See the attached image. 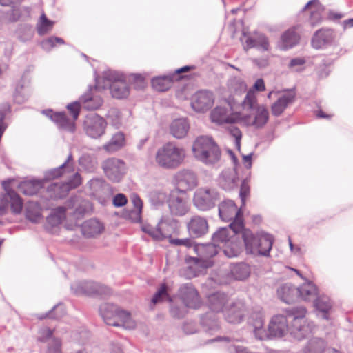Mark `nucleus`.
Listing matches in <instances>:
<instances>
[{
  "mask_svg": "<svg viewBox=\"0 0 353 353\" xmlns=\"http://www.w3.org/2000/svg\"><path fill=\"white\" fill-rule=\"evenodd\" d=\"M239 233L243 241L246 254L253 256H269L274 241L271 234L264 232L254 234L244 227Z\"/></svg>",
  "mask_w": 353,
  "mask_h": 353,
  "instance_id": "nucleus-1",
  "label": "nucleus"
},
{
  "mask_svg": "<svg viewBox=\"0 0 353 353\" xmlns=\"http://www.w3.org/2000/svg\"><path fill=\"white\" fill-rule=\"evenodd\" d=\"M243 110L252 111L251 114L241 115V119L247 126H252L256 129L262 128L268 121L269 111L264 105H259L255 93L249 90L243 102Z\"/></svg>",
  "mask_w": 353,
  "mask_h": 353,
  "instance_id": "nucleus-2",
  "label": "nucleus"
},
{
  "mask_svg": "<svg viewBox=\"0 0 353 353\" xmlns=\"http://www.w3.org/2000/svg\"><path fill=\"white\" fill-rule=\"evenodd\" d=\"M194 157L206 165L216 164L221 159V151L211 137L200 136L193 143Z\"/></svg>",
  "mask_w": 353,
  "mask_h": 353,
  "instance_id": "nucleus-3",
  "label": "nucleus"
},
{
  "mask_svg": "<svg viewBox=\"0 0 353 353\" xmlns=\"http://www.w3.org/2000/svg\"><path fill=\"white\" fill-rule=\"evenodd\" d=\"M185 157L183 148L168 142L159 148L155 155L157 164L163 168L175 169L183 161Z\"/></svg>",
  "mask_w": 353,
  "mask_h": 353,
  "instance_id": "nucleus-4",
  "label": "nucleus"
},
{
  "mask_svg": "<svg viewBox=\"0 0 353 353\" xmlns=\"http://www.w3.org/2000/svg\"><path fill=\"white\" fill-rule=\"evenodd\" d=\"M285 312L286 317L293 318L290 334L294 338L301 340L312 332L314 325L309 323L306 324L305 317L307 311L304 307H294L285 310Z\"/></svg>",
  "mask_w": 353,
  "mask_h": 353,
  "instance_id": "nucleus-5",
  "label": "nucleus"
},
{
  "mask_svg": "<svg viewBox=\"0 0 353 353\" xmlns=\"http://www.w3.org/2000/svg\"><path fill=\"white\" fill-rule=\"evenodd\" d=\"M219 215L223 221H231L229 227L234 234H238L239 232L243 229L244 224L243 213L234 201L230 199L223 201L219 205Z\"/></svg>",
  "mask_w": 353,
  "mask_h": 353,
  "instance_id": "nucleus-6",
  "label": "nucleus"
},
{
  "mask_svg": "<svg viewBox=\"0 0 353 353\" xmlns=\"http://www.w3.org/2000/svg\"><path fill=\"white\" fill-rule=\"evenodd\" d=\"M220 199V194L215 188H199L194 192L193 203L199 210L207 211L214 208Z\"/></svg>",
  "mask_w": 353,
  "mask_h": 353,
  "instance_id": "nucleus-7",
  "label": "nucleus"
},
{
  "mask_svg": "<svg viewBox=\"0 0 353 353\" xmlns=\"http://www.w3.org/2000/svg\"><path fill=\"white\" fill-rule=\"evenodd\" d=\"M107 122L104 118L96 113L88 114L83 121V128L85 134L92 139H99L105 132Z\"/></svg>",
  "mask_w": 353,
  "mask_h": 353,
  "instance_id": "nucleus-8",
  "label": "nucleus"
},
{
  "mask_svg": "<svg viewBox=\"0 0 353 353\" xmlns=\"http://www.w3.org/2000/svg\"><path fill=\"white\" fill-rule=\"evenodd\" d=\"M72 292L77 296L81 295H108L110 289L103 285L94 281H77L71 285Z\"/></svg>",
  "mask_w": 353,
  "mask_h": 353,
  "instance_id": "nucleus-9",
  "label": "nucleus"
},
{
  "mask_svg": "<svg viewBox=\"0 0 353 353\" xmlns=\"http://www.w3.org/2000/svg\"><path fill=\"white\" fill-rule=\"evenodd\" d=\"M105 176L112 182L121 181L126 172L125 163L117 158H109L102 165Z\"/></svg>",
  "mask_w": 353,
  "mask_h": 353,
  "instance_id": "nucleus-10",
  "label": "nucleus"
},
{
  "mask_svg": "<svg viewBox=\"0 0 353 353\" xmlns=\"http://www.w3.org/2000/svg\"><path fill=\"white\" fill-rule=\"evenodd\" d=\"M97 88H101L99 80H96L94 87L90 86L89 90L83 94L80 97V103L81 108L86 110H95L99 109L103 103V100L101 96L97 94Z\"/></svg>",
  "mask_w": 353,
  "mask_h": 353,
  "instance_id": "nucleus-11",
  "label": "nucleus"
},
{
  "mask_svg": "<svg viewBox=\"0 0 353 353\" xmlns=\"http://www.w3.org/2000/svg\"><path fill=\"white\" fill-rule=\"evenodd\" d=\"M211 119L218 124L235 123L241 119V114L232 112L230 107L219 106L212 111Z\"/></svg>",
  "mask_w": 353,
  "mask_h": 353,
  "instance_id": "nucleus-12",
  "label": "nucleus"
},
{
  "mask_svg": "<svg viewBox=\"0 0 353 353\" xmlns=\"http://www.w3.org/2000/svg\"><path fill=\"white\" fill-rule=\"evenodd\" d=\"M291 326L288 325L286 316L276 314L272 316L268 325V334L270 337H283L288 332Z\"/></svg>",
  "mask_w": 353,
  "mask_h": 353,
  "instance_id": "nucleus-13",
  "label": "nucleus"
},
{
  "mask_svg": "<svg viewBox=\"0 0 353 353\" xmlns=\"http://www.w3.org/2000/svg\"><path fill=\"white\" fill-rule=\"evenodd\" d=\"M213 103V93L208 90L198 91L192 97L191 106L194 110L198 112L208 110Z\"/></svg>",
  "mask_w": 353,
  "mask_h": 353,
  "instance_id": "nucleus-14",
  "label": "nucleus"
},
{
  "mask_svg": "<svg viewBox=\"0 0 353 353\" xmlns=\"http://www.w3.org/2000/svg\"><path fill=\"white\" fill-rule=\"evenodd\" d=\"M241 40L245 50L255 48L261 51H268L269 49V42L268 38L261 33H254L252 34L243 32V37Z\"/></svg>",
  "mask_w": 353,
  "mask_h": 353,
  "instance_id": "nucleus-15",
  "label": "nucleus"
},
{
  "mask_svg": "<svg viewBox=\"0 0 353 353\" xmlns=\"http://www.w3.org/2000/svg\"><path fill=\"white\" fill-rule=\"evenodd\" d=\"M336 39V33L331 28H321L316 30L311 41L312 46L315 49H321L332 45Z\"/></svg>",
  "mask_w": 353,
  "mask_h": 353,
  "instance_id": "nucleus-16",
  "label": "nucleus"
},
{
  "mask_svg": "<svg viewBox=\"0 0 353 353\" xmlns=\"http://www.w3.org/2000/svg\"><path fill=\"white\" fill-rule=\"evenodd\" d=\"M296 92L294 89L285 92L278 99L272 104L271 112L273 116L279 117L285 111L288 105L294 103Z\"/></svg>",
  "mask_w": 353,
  "mask_h": 353,
  "instance_id": "nucleus-17",
  "label": "nucleus"
},
{
  "mask_svg": "<svg viewBox=\"0 0 353 353\" xmlns=\"http://www.w3.org/2000/svg\"><path fill=\"white\" fill-rule=\"evenodd\" d=\"M181 298L186 307L198 308L201 305V300L196 290L191 284H185L179 289Z\"/></svg>",
  "mask_w": 353,
  "mask_h": 353,
  "instance_id": "nucleus-18",
  "label": "nucleus"
},
{
  "mask_svg": "<svg viewBox=\"0 0 353 353\" xmlns=\"http://www.w3.org/2000/svg\"><path fill=\"white\" fill-rule=\"evenodd\" d=\"M43 113L54 121L62 130L73 132L75 130V121L68 119L65 112H53L51 110H46Z\"/></svg>",
  "mask_w": 353,
  "mask_h": 353,
  "instance_id": "nucleus-19",
  "label": "nucleus"
},
{
  "mask_svg": "<svg viewBox=\"0 0 353 353\" xmlns=\"http://www.w3.org/2000/svg\"><path fill=\"white\" fill-rule=\"evenodd\" d=\"M199 258H192V260L196 264L198 263L199 259L205 261V267H210L212 265V261H209L210 259L214 257L219 253V247L212 242L207 244H203L196 248Z\"/></svg>",
  "mask_w": 353,
  "mask_h": 353,
  "instance_id": "nucleus-20",
  "label": "nucleus"
},
{
  "mask_svg": "<svg viewBox=\"0 0 353 353\" xmlns=\"http://www.w3.org/2000/svg\"><path fill=\"white\" fill-rule=\"evenodd\" d=\"M65 208H74L73 216L75 219H79L90 209V203L87 200L82 199L78 195H74L67 200Z\"/></svg>",
  "mask_w": 353,
  "mask_h": 353,
  "instance_id": "nucleus-21",
  "label": "nucleus"
},
{
  "mask_svg": "<svg viewBox=\"0 0 353 353\" xmlns=\"http://www.w3.org/2000/svg\"><path fill=\"white\" fill-rule=\"evenodd\" d=\"M168 203L171 214L174 216H183L188 211L185 196H180L177 192H173L170 195Z\"/></svg>",
  "mask_w": 353,
  "mask_h": 353,
  "instance_id": "nucleus-22",
  "label": "nucleus"
},
{
  "mask_svg": "<svg viewBox=\"0 0 353 353\" xmlns=\"http://www.w3.org/2000/svg\"><path fill=\"white\" fill-rule=\"evenodd\" d=\"M278 298L287 304H290L299 299V290L290 283L281 284L276 290Z\"/></svg>",
  "mask_w": 353,
  "mask_h": 353,
  "instance_id": "nucleus-23",
  "label": "nucleus"
},
{
  "mask_svg": "<svg viewBox=\"0 0 353 353\" xmlns=\"http://www.w3.org/2000/svg\"><path fill=\"white\" fill-rule=\"evenodd\" d=\"M188 230L190 236L201 237L208 231V223L204 217L200 216H193L188 223Z\"/></svg>",
  "mask_w": 353,
  "mask_h": 353,
  "instance_id": "nucleus-24",
  "label": "nucleus"
},
{
  "mask_svg": "<svg viewBox=\"0 0 353 353\" xmlns=\"http://www.w3.org/2000/svg\"><path fill=\"white\" fill-rule=\"evenodd\" d=\"M218 181L222 189L231 191L238 185V174L234 170L225 169L219 175Z\"/></svg>",
  "mask_w": 353,
  "mask_h": 353,
  "instance_id": "nucleus-25",
  "label": "nucleus"
},
{
  "mask_svg": "<svg viewBox=\"0 0 353 353\" xmlns=\"http://www.w3.org/2000/svg\"><path fill=\"white\" fill-rule=\"evenodd\" d=\"M309 8L311 9L309 23L311 26L314 27L322 22V12L324 8L319 0H311L303 7V11Z\"/></svg>",
  "mask_w": 353,
  "mask_h": 353,
  "instance_id": "nucleus-26",
  "label": "nucleus"
},
{
  "mask_svg": "<svg viewBox=\"0 0 353 353\" xmlns=\"http://www.w3.org/2000/svg\"><path fill=\"white\" fill-rule=\"evenodd\" d=\"M229 301V296L223 292H215L208 296V303L210 309L214 312L223 311Z\"/></svg>",
  "mask_w": 353,
  "mask_h": 353,
  "instance_id": "nucleus-27",
  "label": "nucleus"
},
{
  "mask_svg": "<svg viewBox=\"0 0 353 353\" xmlns=\"http://www.w3.org/2000/svg\"><path fill=\"white\" fill-rule=\"evenodd\" d=\"M179 185L186 190H192L198 184L196 174L192 170H183L176 175Z\"/></svg>",
  "mask_w": 353,
  "mask_h": 353,
  "instance_id": "nucleus-28",
  "label": "nucleus"
},
{
  "mask_svg": "<svg viewBox=\"0 0 353 353\" xmlns=\"http://www.w3.org/2000/svg\"><path fill=\"white\" fill-rule=\"evenodd\" d=\"M74 161L71 153L67 157V159L63 163L57 168L51 169L46 172V178L47 179H52L61 176L65 172H73L74 170Z\"/></svg>",
  "mask_w": 353,
  "mask_h": 353,
  "instance_id": "nucleus-29",
  "label": "nucleus"
},
{
  "mask_svg": "<svg viewBox=\"0 0 353 353\" xmlns=\"http://www.w3.org/2000/svg\"><path fill=\"white\" fill-rule=\"evenodd\" d=\"M10 181H3L2 186L6 192V196L10 199L12 212L14 214L21 213L23 208V202L19 194L9 187Z\"/></svg>",
  "mask_w": 353,
  "mask_h": 353,
  "instance_id": "nucleus-30",
  "label": "nucleus"
},
{
  "mask_svg": "<svg viewBox=\"0 0 353 353\" xmlns=\"http://www.w3.org/2000/svg\"><path fill=\"white\" fill-rule=\"evenodd\" d=\"M190 129V124L186 119L180 118L172 121L170 125V134L176 139L184 138Z\"/></svg>",
  "mask_w": 353,
  "mask_h": 353,
  "instance_id": "nucleus-31",
  "label": "nucleus"
},
{
  "mask_svg": "<svg viewBox=\"0 0 353 353\" xmlns=\"http://www.w3.org/2000/svg\"><path fill=\"white\" fill-rule=\"evenodd\" d=\"M118 306L110 303L102 304L99 307V313L103 318L104 322L112 326H118L116 319Z\"/></svg>",
  "mask_w": 353,
  "mask_h": 353,
  "instance_id": "nucleus-32",
  "label": "nucleus"
},
{
  "mask_svg": "<svg viewBox=\"0 0 353 353\" xmlns=\"http://www.w3.org/2000/svg\"><path fill=\"white\" fill-rule=\"evenodd\" d=\"M103 229V224L96 219L87 220L81 225L82 234L86 237H93L100 234Z\"/></svg>",
  "mask_w": 353,
  "mask_h": 353,
  "instance_id": "nucleus-33",
  "label": "nucleus"
},
{
  "mask_svg": "<svg viewBox=\"0 0 353 353\" xmlns=\"http://www.w3.org/2000/svg\"><path fill=\"white\" fill-rule=\"evenodd\" d=\"M325 340L321 338L314 337L308 341L303 349V353H328L330 350Z\"/></svg>",
  "mask_w": 353,
  "mask_h": 353,
  "instance_id": "nucleus-34",
  "label": "nucleus"
},
{
  "mask_svg": "<svg viewBox=\"0 0 353 353\" xmlns=\"http://www.w3.org/2000/svg\"><path fill=\"white\" fill-rule=\"evenodd\" d=\"M250 322L253 326L254 335L259 339H263L265 336L264 325V315L261 310L253 312L250 316Z\"/></svg>",
  "mask_w": 353,
  "mask_h": 353,
  "instance_id": "nucleus-35",
  "label": "nucleus"
},
{
  "mask_svg": "<svg viewBox=\"0 0 353 353\" xmlns=\"http://www.w3.org/2000/svg\"><path fill=\"white\" fill-rule=\"evenodd\" d=\"M131 200L134 207V210H130L125 214V217L134 223H139L141 220V212L143 202L137 194H133Z\"/></svg>",
  "mask_w": 353,
  "mask_h": 353,
  "instance_id": "nucleus-36",
  "label": "nucleus"
},
{
  "mask_svg": "<svg viewBox=\"0 0 353 353\" xmlns=\"http://www.w3.org/2000/svg\"><path fill=\"white\" fill-rule=\"evenodd\" d=\"M42 187L43 182L41 180L33 179L21 182L18 188L19 190L23 194L32 196L36 194Z\"/></svg>",
  "mask_w": 353,
  "mask_h": 353,
  "instance_id": "nucleus-37",
  "label": "nucleus"
},
{
  "mask_svg": "<svg viewBox=\"0 0 353 353\" xmlns=\"http://www.w3.org/2000/svg\"><path fill=\"white\" fill-rule=\"evenodd\" d=\"M243 306L240 303H233L225 314V319L230 323H239L243 316Z\"/></svg>",
  "mask_w": 353,
  "mask_h": 353,
  "instance_id": "nucleus-38",
  "label": "nucleus"
},
{
  "mask_svg": "<svg viewBox=\"0 0 353 353\" xmlns=\"http://www.w3.org/2000/svg\"><path fill=\"white\" fill-rule=\"evenodd\" d=\"M300 37L294 28L285 31L281 38V48L286 50L295 46L299 41Z\"/></svg>",
  "mask_w": 353,
  "mask_h": 353,
  "instance_id": "nucleus-39",
  "label": "nucleus"
},
{
  "mask_svg": "<svg viewBox=\"0 0 353 353\" xmlns=\"http://www.w3.org/2000/svg\"><path fill=\"white\" fill-rule=\"evenodd\" d=\"M112 97L116 99H123L128 96L130 90L125 81H119L113 83H108Z\"/></svg>",
  "mask_w": 353,
  "mask_h": 353,
  "instance_id": "nucleus-40",
  "label": "nucleus"
},
{
  "mask_svg": "<svg viewBox=\"0 0 353 353\" xmlns=\"http://www.w3.org/2000/svg\"><path fill=\"white\" fill-rule=\"evenodd\" d=\"M125 145L124 134L119 132L114 134L111 139L105 145L103 148L108 152H114L121 149Z\"/></svg>",
  "mask_w": 353,
  "mask_h": 353,
  "instance_id": "nucleus-41",
  "label": "nucleus"
},
{
  "mask_svg": "<svg viewBox=\"0 0 353 353\" xmlns=\"http://www.w3.org/2000/svg\"><path fill=\"white\" fill-rule=\"evenodd\" d=\"M299 290V298L301 297L305 301H311L317 294V288L312 282H307L297 288Z\"/></svg>",
  "mask_w": 353,
  "mask_h": 353,
  "instance_id": "nucleus-42",
  "label": "nucleus"
},
{
  "mask_svg": "<svg viewBox=\"0 0 353 353\" xmlns=\"http://www.w3.org/2000/svg\"><path fill=\"white\" fill-rule=\"evenodd\" d=\"M231 274L236 280L243 281L249 277L250 274V266L245 263L234 264L231 268Z\"/></svg>",
  "mask_w": 353,
  "mask_h": 353,
  "instance_id": "nucleus-43",
  "label": "nucleus"
},
{
  "mask_svg": "<svg viewBox=\"0 0 353 353\" xmlns=\"http://www.w3.org/2000/svg\"><path fill=\"white\" fill-rule=\"evenodd\" d=\"M242 251V243L240 241H235V236L223 245V252L228 258L236 257Z\"/></svg>",
  "mask_w": 353,
  "mask_h": 353,
  "instance_id": "nucleus-44",
  "label": "nucleus"
},
{
  "mask_svg": "<svg viewBox=\"0 0 353 353\" xmlns=\"http://www.w3.org/2000/svg\"><path fill=\"white\" fill-rule=\"evenodd\" d=\"M175 78V74L153 78L152 85L154 89L159 92L168 90Z\"/></svg>",
  "mask_w": 353,
  "mask_h": 353,
  "instance_id": "nucleus-45",
  "label": "nucleus"
},
{
  "mask_svg": "<svg viewBox=\"0 0 353 353\" xmlns=\"http://www.w3.org/2000/svg\"><path fill=\"white\" fill-rule=\"evenodd\" d=\"M116 321L118 323V326H122L125 329H132L135 327L134 322L131 319L130 314L118 307L117 312L116 314Z\"/></svg>",
  "mask_w": 353,
  "mask_h": 353,
  "instance_id": "nucleus-46",
  "label": "nucleus"
},
{
  "mask_svg": "<svg viewBox=\"0 0 353 353\" xmlns=\"http://www.w3.org/2000/svg\"><path fill=\"white\" fill-rule=\"evenodd\" d=\"M314 305L319 312L322 313L323 319H328V312L332 308V303L329 297L326 296H318L314 301Z\"/></svg>",
  "mask_w": 353,
  "mask_h": 353,
  "instance_id": "nucleus-47",
  "label": "nucleus"
},
{
  "mask_svg": "<svg viewBox=\"0 0 353 353\" xmlns=\"http://www.w3.org/2000/svg\"><path fill=\"white\" fill-rule=\"evenodd\" d=\"M228 88L231 93L239 94L245 92L247 85L241 77H234L228 80Z\"/></svg>",
  "mask_w": 353,
  "mask_h": 353,
  "instance_id": "nucleus-48",
  "label": "nucleus"
},
{
  "mask_svg": "<svg viewBox=\"0 0 353 353\" xmlns=\"http://www.w3.org/2000/svg\"><path fill=\"white\" fill-rule=\"evenodd\" d=\"M65 217V208L59 207L54 209L46 218L47 223L52 227H55L61 223Z\"/></svg>",
  "mask_w": 353,
  "mask_h": 353,
  "instance_id": "nucleus-49",
  "label": "nucleus"
},
{
  "mask_svg": "<svg viewBox=\"0 0 353 353\" xmlns=\"http://www.w3.org/2000/svg\"><path fill=\"white\" fill-rule=\"evenodd\" d=\"M202 325L209 332L216 331L219 329V325L216 315L212 312H208L201 319Z\"/></svg>",
  "mask_w": 353,
  "mask_h": 353,
  "instance_id": "nucleus-50",
  "label": "nucleus"
},
{
  "mask_svg": "<svg viewBox=\"0 0 353 353\" xmlns=\"http://www.w3.org/2000/svg\"><path fill=\"white\" fill-rule=\"evenodd\" d=\"M103 85L101 88L105 89L108 87V83H113L119 81H125L124 75L117 71L108 70L103 73Z\"/></svg>",
  "mask_w": 353,
  "mask_h": 353,
  "instance_id": "nucleus-51",
  "label": "nucleus"
},
{
  "mask_svg": "<svg viewBox=\"0 0 353 353\" xmlns=\"http://www.w3.org/2000/svg\"><path fill=\"white\" fill-rule=\"evenodd\" d=\"M81 183V175L77 172H74L71 176H69L66 184L63 185L62 187L54 183L50 186V190H56L57 188H63L66 191L70 190V189H74L78 187Z\"/></svg>",
  "mask_w": 353,
  "mask_h": 353,
  "instance_id": "nucleus-52",
  "label": "nucleus"
},
{
  "mask_svg": "<svg viewBox=\"0 0 353 353\" xmlns=\"http://www.w3.org/2000/svg\"><path fill=\"white\" fill-rule=\"evenodd\" d=\"M230 230H232L230 228L223 227L219 228L213 234L212 241L216 243L219 247L220 243L225 244L232 239V236L230 237Z\"/></svg>",
  "mask_w": 353,
  "mask_h": 353,
  "instance_id": "nucleus-53",
  "label": "nucleus"
},
{
  "mask_svg": "<svg viewBox=\"0 0 353 353\" xmlns=\"http://www.w3.org/2000/svg\"><path fill=\"white\" fill-rule=\"evenodd\" d=\"M158 229L162 230L163 236L162 239H165L170 236L176 223L174 220L170 219L162 218L158 223Z\"/></svg>",
  "mask_w": 353,
  "mask_h": 353,
  "instance_id": "nucleus-54",
  "label": "nucleus"
},
{
  "mask_svg": "<svg viewBox=\"0 0 353 353\" xmlns=\"http://www.w3.org/2000/svg\"><path fill=\"white\" fill-rule=\"evenodd\" d=\"M79 165L88 172L94 170L97 165L96 159L90 154H83L79 159Z\"/></svg>",
  "mask_w": 353,
  "mask_h": 353,
  "instance_id": "nucleus-55",
  "label": "nucleus"
},
{
  "mask_svg": "<svg viewBox=\"0 0 353 353\" xmlns=\"http://www.w3.org/2000/svg\"><path fill=\"white\" fill-rule=\"evenodd\" d=\"M141 230L143 232L149 234L155 240H162L163 232L161 229H158V225L155 227L149 224L143 223L141 225Z\"/></svg>",
  "mask_w": 353,
  "mask_h": 353,
  "instance_id": "nucleus-56",
  "label": "nucleus"
},
{
  "mask_svg": "<svg viewBox=\"0 0 353 353\" xmlns=\"http://www.w3.org/2000/svg\"><path fill=\"white\" fill-rule=\"evenodd\" d=\"M54 22L48 19L45 14L40 17V23L37 26L38 34L41 36L47 34L52 29Z\"/></svg>",
  "mask_w": 353,
  "mask_h": 353,
  "instance_id": "nucleus-57",
  "label": "nucleus"
},
{
  "mask_svg": "<svg viewBox=\"0 0 353 353\" xmlns=\"http://www.w3.org/2000/svg\"><path fill=\"white\" fill-rule=\"evenodd\" d=\"M30 91L28 88H24L23 85L18 84L14 94V100L17 103L25 102L29 97Z\"/></svg>",
  "mask_w": 353,
  "mask_h": 353,
  "instance_id": "nucleus-58",
  "label": "nucleus"
},
{
  "mask_svg": "<svg viewBox=\"0 0 353 353\" xmlns=\"http://www.w3.org/2000/svg\"><path fill=\"white\" fill-rule=\"evenodd\" d=\"M17 36L22 41L30 40L33 37V30L29 26H21L17 30Z\"/></svg>",
  "mask_w": 353,
  "mask_h": 353,
  "instance_id": "nucleus-59",
  "label": "nucleus"
},
{
  "mask_svg": "<svg viewBox=\"0 0 353 353\" xmlns=\"http://www.w3.org/2000/svg\"><path fill=\"white\" fill-rule=\"evenodd\" d=\"M65 314V309L63 305L57 304L54 305L48 313L39 316V319H43L46 317L59 319L62 317Z\"/></svg>",
  "mask_w": 353,
  "mask_h": 353,
  "instance_id": "nucleus-60",
  "label": "nucleus"
},
{
  "mask_svg": "<svg viewBox=\"0 0 353 353\" xmlns=\"http://www.w3.org/2000/svg\"><path fill=\"white\" fill-rule=\"evenodd\" d=\"M65 42L63 39L57 37H50L43 40L41 45L43 50L50 51L52 48L55 47L57 44L62 45Z\"/></svg>",
  "mask_w": 353,
  "mask_h": 353,
  "instance_id": "nucleus-61",
  "label": "nucleus"
},
{
  "mask_svg": "<svg viewBox=\"0 0 353 353\" xmlns=\"http://www.w3.org/2000/svg\"><path fill=\"white\" fill-rule=\"evenodd\" d=\"M47 353H61V341L59 339L54 338L48 342Z\"/></svg>",
  "mask_w": 353,
  "mask_h": 353,
  "instance_id": "nucleus-62",
  "label": "nucleus"
},
{
  "mask_svg": "<svg viewBox=\"0 0 353 353\" xmlns=\"http://www.w3.org/2000/svg\"><path fill=\"white\" fill-rule=\"evenodd\" d=\"M53 335V330L48 327H43L40 329L39 332V341L41 342H47L49 340V342L51 341Z\"/></svg>",
  "mask_w": 353,
  "mask_h": 353,
  "instance_id": "nucleus-63",
  "label": "nucleus"
},
{
  "mask_svg": "<svg viewBox=\"0 0 353 353\" xmlns=\"http://www.w3.org/2000/svg\"><path fill=\"white\" fill-rule=\"evenodd\" d=\"M67 109L71 112L72 119L76 121L78 119L80 112V108H81L80 100L69 103L67 105Z\"/></svg>",
  "mask_w": 353,
  "mask_h": 353,
  "instance_id": "nucleus-64",
  "label": "nucleus"
}]
</instances>
